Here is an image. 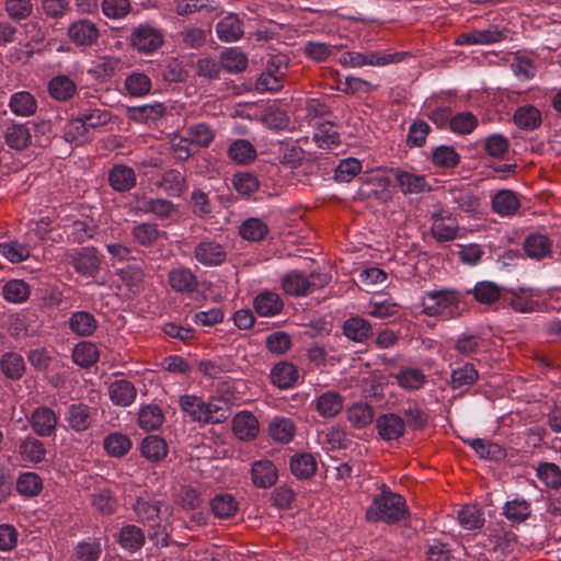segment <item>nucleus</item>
Masks as SVG:
<instances>
[{
    "label": "nucleus",
    "instance_id": "obj_56",
    "mask_svg": "<svg viewBox=\"0 0 561 561\" xmlns=\"http://www.w3.org/2000/svg\"><path fill=\"white\" fill-rule=\"evenodd\" d=\"M118 278L129 293L136 294L140 290L144 282V271L138 265H127L117 273Z\"/></svg>",
    "mask_w": 561,
    "mask_h": 561
},
{
    "label": "nucleus",
    "instance_id": "obj_62",
    "mask_svg": "<svg viewBox=\"0 0 561 561\" xmlns=\"http://www.w3.org/2000/svg\"><path fill=\"white\" fill-rule=\"evenodd\" d=\"M267 232V225L259 218H249L239 228V233L243 239L254 242L263 240Z\"/></svg>",
    "mask_w": 561,
    "mask_h": 561
},
{
    "label": "nucleus",
    "instance_id": "obj_30",
    "mask_svg": "<svg viewBox=\"0 0 561 561\" xmlns=\"http://www.w3.org/2000/svg\"><path fill=\"white\" fill-rule=\"evenodd\" d=\"M299 378L297 367L288 362H280L276 364L271 371L272 382L280 388L287 389L293 387Z\"/></svg>",
    "mask_w": 561,
    "mask_h": 561
},
{
    "label": "nucleus",
    "instance_id": "obj_31",
    "mask_svg": "<svg viewBox=\"0 0 561 561\" xmlns=\"http://www.w3.org/2000/svg\"><path fill=\"white\" fill-rule=\"evenodd\" d=\"M165 113V106L160 102L131 106L127 108V116L137 123H148L160 119Z\"/></svg>",
    "mask_w": 561,
    "mask_h": 561
},
{
    "label": "nucleus",
    "instance_id": "obj_60",
    "mask_svg": "<svg viewBox=\"0 0 561 561\" xmlns=\"http://www.w3.org/2000/svg\"><path fill=\"white\" fill-rule=\"evenodd\" d=\"M99 352L95 344L89 341H82L76 345L72 351L73 362L81 367H90L96 363Z\"/></svg>",
    "mask_w": 561,
    "mask_h": 561
},
{
    "label": "nucleus",
    "instance_id": "obj_55",
    "mask_svg": "<svg viewBox=\"0 0 561 561\" xmlns=\"http://www.w3.org/2000/svg\"><path fill=\"white\" fill-rule=\"evenodd\" d=\"M118 542L124 549L136 551L144 546L145 535L139 527L126 525L119 531Z\"/></svg>",
    "mask_w": 561,
    "mask_h": 561
},
{
    "label": "nucleus",
    "instance_id": "obj_42",
    "mask_svg": "<svg viewBox=\"0 0 561 561\" xmlns=\"http://www.w3.org/2000/svg\"><path fill=\"white\" fill-rule=\"evenodd\" d=\"M513 119L518 128L534 130L541 124V113L534 105H524L515 111Z\"/></svg>",
    "mask_w": 561,
    "mask_h": 561
},
{
    "label": "nucleus",
    "instance_id": "obj_41",
    "mask_svg": "<svg viewBox=\"0 0 561 561\" xmlns=\"http://www.w3.org/2000/svg\"><path fill=\"white\" fill-rule=\"evenodd\" d=\"M552 242L551 240L540 233L530 234L524 242V250L529 257L540 260L551 253Z\"/></svg>",
    "mask_w": 561,
    "mask_h": 561
},
{
    "label": "nucleus",
    "instance_id": "obj_18",
    "mask_svg": "<svg viewBox=\"0 0 561 561\" xmlns=\"http://www.w3.org/2000/svg\"><path fill=\"white\" fill-rule=\"evenodd\" d=\"M136 181L135 170L125 164H114L108 172V183L118 193L129 192L135 187Z\"/></svg>",
    "mask_w": 561,
    "mask_h": 561
},
{
    "label": "nucleus",
    "instance_id": "obj_51",
    "mask_svg": "<svg viewBox=\"0 0 561 561\" xmlns=\"http://www.w3.org/2000/svg\"><path fill=\"white\" fill-rule=\"evenodd\" d=\"M511 307L517 312H533L539 309L538 295L530 289H520L511 297Z\"/></svg>",
    "mask_w": 561,
    "mask_h": 561
},
{
    "label": "nucleus",
    "instance_id": "obj_45",
    "mask_svg": "<svg viewBox=\"0 0 561 561\" xmlns=\"http://www.w3.org/2000/svg\"><path fill=\"white\" fill-rule=\"evenodd\" d=\"M343 332L352 341L364 342L373 334V329L367 320L352 317L344 322Z\"/></svg>",
    "mask_w": 561,
    "mask_h": 561
},
{
    "label": "nucleus",
    "instance_id": "obj_43",
    "mask_svg": "<svg viewBox=\"0 0 561 561\" xmlns=\"http://www.w3.org/2000/svg\"><path fill=\"white\" fill-rule=\"evenodd\" d=\"M290 470L299 479H308L317 470V460L309 453L295 454L290 459Z\"/></svg>",
    "mask_w": 561,
    "mask_h": 561
},
{
    "label": "nucleus",
    "instance_id": "obj_38",
    "mask_svg": "<svg viewBox=\"0 0 561 561\" xmlns=\"http://www.w3.org/2000/svg\"><path fill=\"white\" fill-rule=\"evenodd\" d=\"M268 433L273 440L286 444L294 438L296 434V425L291 419L276 416L268 425Z\"/></svg>",
    "mask_w": 561,
    "mask_h": 561
},
{
    "label": "nucleus",
    "instance_id": "obj_19",
    "mask_svg": "<svg viewBox=\"0 0 561 561\" xmlns=\"http://www.w3.org/2000/svg\"><path fill=\"white\" fill-rule=\"evenodd\" d=\"M503 32L497 26H491L486 30H473L460 34L456 44L458 45H490L503 39Z\"/></svg>",
    "mask_w": 561,
    "mask_h": 561
},
{
    "label": "nucleus",
    "instance_id": "obj_23",
    "mask_svg": "<svg viewBox=\"0 0 561 561\" xmlns=\"http://www.w3.org/2000/svg\"><path fill=\"white\" fill-rule=\"evenodd\" d=\"M47 90L49 96L55 101L67 102L76 95L78 88L71 78L58 75L48 81Z\"/></svg>",
    "mask_w": 561,
    "mask_h": 561
},
{
    "label": "nucleus",
    "instance_id": "obj_26",
    "mask_svg": "<svg viewBox=\"0 0 561 561\" xmlns=\"http://www.w3.org/2000/svg\"><path fill=\"white\" fill-rule=\"evenodd\" d=\"M165 416L158 404L141 405L138 411V426L145 432H151L160 428L164 423Z\"/></svg>",
    "mask_w": 561,
    "mask_h": 561
},
{
    "label": "nucleus",
    "instance_id": "obj_9",
    "mask_svg": "<svg viewBox=\"0 0 561 561\" xmlns=\"http://www.w3.org/2000/svg\"><path fill=\"white\" fill-rule=\"evenodd\" d=\"M130 43L138 51L151 54L161 47L163 35L150 25H139L131 33Z\"/></svg>",
    "mask_w": 561,
    "mask_h": 561
},
{
    "label": "nucleus",
    "instance_id": "obj_10",
    "mask_svg": "<svg viewBox=\"0 0 561 561\" xmlns=\"http://www.w3.org/2000/svg\"><path fill=\"white\" fill-rule=\"evenodd\" d=\"M58 415L46 405L33 410L30 416V424L33 432L41 437H49L56 434Z\"/></svg>",
    "mask_w": 561,
    "mask_h": 561
},
{
    "label": "nucleus",
    "instance_id": "obj_61",
    "mask_svg": "<svg viewBox=\"0 0 561 561\" xmlns=\"http://www.w3.org/2000/svg\"><path fill=\"white\" fill-rule=\"evenodd\" d=\"M531 513L530 503L525 499H514L505 503L503 514L512 523L526 520Z\"/></svg>",
    "mask_w": 561,
    "mask_h": 561
},
{
    "label": "nucleus",
    "instance_id": "obj_54",
    "mask_svg": "<svg viewBox=\"0 0 561 561\" xmlns=\"http://www.w3.org/2000/svg\"><path fill=\"white\" fill-rule=\"evenodd\" d=\"M467 294H473L474 299L480 304L490 305L501 296V288L493 282L482 280L476 284Z\"/></svg>",
    "mask_w": 561,
    "mask_h": 561
},
{
    "label": "nucleus",
    "instance_id": "obj_20",
    "mask_svg": "<svg viewBox=\"0 0 561 561\" xmlns=\"http://www.w3.org/2000/svg\"><path fill=\"white\" fill-rule=\"evenodd\" d=\"M168 282L171 288L181 294H191L198 287L196 275L187 267H176L169 272Z\"/></svg>",
    "mask_w": 561,
    "mask_h": 561
},
{
    "label": "nucleus",
    "instance_id": "obj_50",
    "mask_svg": "<svg viewBox=\"0 0 561 561\" xmlns=\"http://www.w3.org/2000/svg\"><path fill=\"white\" fill-rule=\"evenodd\" d=\"M130 234L133 239L142 247H151L154 244L161 231L157 224L153 222H141L133 226Z\"/></svg>",
    "mask_w": 561,
    "mask_h": 561
},
{
    "label": "nucleus",
    "instance_id": "obj_29",
    "mask_svg": "<svg viewBox=\"0 0 561 561\" xmlns=\"http://www.w3.org/2000/svg\"><path fill=\"white\" fill-rule=\"evenodd\" d=\"M152 81L144 72L134 71L124 81V91L130 98H144L150 93Z\"/></svg>",
    "mask_w": 561,
    "mask_h": 561
},
{
    "label": "nucleus",
    "instance_id": "obj_32",
    "mask_svg": "<svg viewBox=\"0 0 561 561\" xmlns=\"http://www.w3.org/2000/svg\"><path fill=\"white\" fill-rule=\"evenodd\" d=\"M219 39L224 42L238 41L243 35V23L237 14H228L216 25Z\"/></svg>",
    "mask_w": 561,
    "mask_h": 561
},
{
    "label": "nucleus",
    "instance_id": "obj_40",
    "mask_svg": "<svg viewBox=\"0 0 561 561\" xmlns=\"http://www.w3.org/2000/svg\"><path fill=\"white\" fill-rule=\"evenodd\" d=\"M69 327L79 336H90L95 332L98 321L88 311H76L69 318Z\"/></svg>",
    "mask_w": 561,
    "mask_h": 561
},
{
    "label": "nucleus",
    "instance_id": "obj_3",
    "mask_svg": "<svg viewBox=\"0 0 561 561\" xmlns=\"http://www.w3.org/2000/svg\"><path fill=\"white\" fill-rule=\"evenodd\" d=\"M408 514L404 499L383 485L366 511L369 522L393 524L402 520Z\"/></svg>",
    "mask_w": 561,
    "mask_h": 561
},
{
    "label": "nucleus",
    "instance_id": "obj_25",
    "mask_svg": "<svg viewBox=\"0 0 561 561\" xmlns=\"http://www.w3.org/2000/svg\"><path fill=\"white\" fill-rule=\"evenodd\" d=\"M9 108L20 117L33 116L38 107L36 98L28 91H18L10 96Z\"/></svg>",
    "mask_w": 561,
    "mask_h": 561
},
{
    "label": "nucleus",
    "instance_id": "obj_63",
    "mask_svg": "<svg viewBox=\"0 0 561 561\" xmlns=\"http://www.w3.org/2000/svg\"><path fill=\"white\" fill-rule=\"evenodd\" d=\"M484 346V339L472 333H461L455 343L456 351L465 356L478 354Z\"/></svg>",
    "mask_w": 561,
    "mask_h": 561
},
{
    "label": "nucleus",
    "instance_id": "obj_11",
    "mask_svg": "<svg viewBox=\"0 0 561 561\" xmlns=\"http://www.w3.org/2000/svg\"><path fill=\"white\" fill-rule=\"evenodd\" d=\"M226 257L224 247L214 240H203L194 249V259L204 266H219Z\"/></svg>",
    "mask_w": 561,
    "mask_h": 561
},
{
    "label": "nucleus",
    "instance_id": "obj_46",
    "mask_svg": "<svg viewBox=\"0 0 561 561\" xmlns=\"http://www.w3.org/2000/svg\"><path fill=\"white\" fill-rule=\"evenodd\" d=\"M0 368L9 379H20L25 371V362L21 354L15 352L4 353L0 359Z\"/></svg>",
    "mask_w": 561,
    "mask_h": 561
},
{
    "label": "nucleus",
    "instance_id": "obj_57",
    "mask_svg": "<svg viewBox=\"0 0 561 561\" xmlns=\"http://www.w3.org/2000/svg\"><path fill=\"white\" fill-rule=\"evenodd\" d=\"M479 378V373L472 364L466 363L463 366L453 369L450 385L453 389H461L472 386Z\"/></svg>",
    "mask_w": 561,
    "mask_h": 561
},
{
    "label": "nucleus",
    "instance_id": "obj_12",
    "mask_svg": "<svg viewBox=\"0 0 561 561\" xmlns=\"http://www.w3.org/2000/svg\"><path fill=\"white\" fill-rule=\"evenodd\" d=\"M393 172L396 183L403 195H419L432 190V186L422 174L400 169H397Z\"/></svg>",
    "mask_w": 561,
    "mask_h": 561
},
{
    "label": "nucleus",
    "instance_id": "obj_47",
    "mask_svg": "<svg viewBox=\"0 0 561 561\" xmlns=\"http://www.w3.org/2000/svg\"><path fill=\"white\" fill-rule=\"evenodd\" d=\"M343 45H330L323 42H307L304 46L306 57L316 62L329 60Z\"/></svg>",
    "mask_w": 561,
    "mask_h": 561
},
{
    "label": "nucleus",
    "instance_id": "obj_5",
    "mask_svg": "<svg viewBox=\"0 0 561 561\" xmlns=\"http://www.w3.org/2000/svg\"><path fill=\"white\" fill-rule=\"evenodd\" d=\"M134 210L137 214L153 215L159 220L172 219L179 214V207L171 201L153 198L146 193L134 194Z\"/></svg>",
    "mask_w": 561,
    "mask_h": 561
},
{
    "label": "nucleus",
    "instance_id": "obj_4",
    "mask_svg": "<svg viewBox=\"0 0 561 561\" xmlns=\"http://www.w3.org/2000/svg\"><path fill=\"white\" fill-rule=\"evenodd\" d=\"M405 53L379 51H345L339 57V64L348 68H360L364 66L383 67L403 60Z\"/></svg>",
    "mask_w": 561,
    "mask_h": 561
},
{
    "label": "nucleus",
    "instance_id": "obj_8",
    "mask_svg": "<svg viewBox=\"0 0 561 561\" xmlns=\"http://www.w3.org/2000/svg\"><path fill=\"white\" fill-rule=\"evenodd\" d=\"M431 219V231L436 241L448 242L456 239L459 225L455 217L439 208L432 214Z\"/></svg>",
    "mask_w": 561,
    "mask_h": 561
},
{
    "label": "nucleus",
    "instance_id": "obj_48",
    "mask_svg": "<svg viewBox=\"0 0 561 561\" xmlns=\"http://www.w3.org/2000/svg\"><path fill=\"white\" fill-rule=\"evenodd\" d=\"M21 458L27 463H38L45 459L46 448L44 444L34 437H26L19 448Z\"/></svg>",
    "mask_w": 561,
    "mask_h": 561
},
{
    "label": "nucleus",
    "instance_id": "obj_35",
    "mask_svg": "<svg viewBox=\"0 0 561 561\" xmlns=\"http://www.w3.org/2000/svg\"><path fill=\"white\" fill-rule=\"evenodd\" d=\"M465 443L469 445L482 459L500 461L506 457L505 449L496 443L482 438L466 439Z\"/></svg>",
    "mask_w": 561,
    "mask_h": 561
},
{
    "label": "nucleus",
    "instance_id": "obj_52",
    "mask_svg": "<svg viewBox=\"0 0 561 561\" xmlns=\"http://www.w3.org/2000/svg\"><path fill=\"white\" fill-rule=\"evenodd\" d=\"M162 502L151 499H138L134 504V512L141 522L156 524L161 513Z\"/></svg>",
    "mask_w": 561,
    "mask_h": 561
},
{
    "label": "nucleus",
    "instance_id": "obj_6",
    "mask_svg": "<svg viewBox=\"0 0 561 561\" xmlns=\"http://www.w3.org/2000/svg\"><path fill=\"white\" fill-rule=\"evenodd\" d=\"M67 37L76 47L88 48L98 44L101 31L95 22L81 18L68 25Z\"/></svg>",
    "mask_w": 561,
    "mask_h": 561
},
{
    "label": "nucleus",
    "instance_id": "obj_53",
    "mask_svg": "<svg viewBox=\"0 0 561 561\" xmlns=\"http://www.w3.org/2000/svg\"><path fill=\"white\" fill-rule=\"evenodd\" d=\"M79 116L82 118L89 131L103 127L112 121L111 112L100 107L82 108Z\"/></svg>",
    "mask_w": 561,
    "mask_h": 561
},
{
    "label": "nucleus",
    "instance_id": "obj_37",
    "mask_svg": "<svg viewBox=\"0 0 561 561\" xmlns=\"http://www.w3.org/2000/svg\"><path fill=\"white\" fill-rule=\"evenodd\" d=\"M280 297L273 291H263L254 299V309L261 317H273L283 309Z\"/></svg>",
    "mask_w": 561,
    "mask_h": 561
},
{
    "label": "nucleus",
    "instance_id": "obj_36",
    "mask_svg": "<svg viewBox=\"0 0 561 561\" xmlns=\"http://www.w3.org/2000/svg\"><path fill=\"white\" fill-rule=\"evenodd\" d=\"M346 415L354 428L362 430L373 423L375 412L370 404L355 402L346 410Z\"/></svg>",
    "mask_w": 561,
    "mask_h": 561
},
{
    "label": "nucleus",
    "instance_id": "obj_34",
    "mask_svg": "<svg viewBox=\"0 0 561 561\" xmlns=\"http://www.w3.org/2000/svg\"><path fill=\"white\" fill-rule=\"evenodd\" d=\"M210 510L215 517L228 519L237 514L239 503L232 494L219 493L211 499Z\"/></svg>",
    "mask_w": 561,
    "mask_h": 561
},
{
    "label": "nucleus",
    "instance_id": "obj_15",
    "mask_svg": "<svg viewBox=\"0 0 561 561\" xmlns=\"http://www.w3.org/2000/svg\"><path fill=\"white\" fill-rule=\"evenodd\" d=\"M94 420L93 409L83 403H73L68 407L65 421L70 430L82 433L89 430Z\"/></svg>",
    "mask_w": 561,
    "mask_h": 561
},
{
    "label": "nucleus",
    "instance_id": "obj_58",
    "mask_svg": "<svg viewBox=\"0 0 561 561\" xmlns=\"http://www.w3.org/2000/svg\"><path fill=\"white\" fill-rule=\"evenodd\" d=\"M479 125L478 117L471 112H459L453 115L449 129L456 135H469Z\"/></svg>",
    "mask_w": 561,
    "mask_h": 561
},
{
    "label": "nucleus",
    "instance_id": "obj_13",
    "mask_svg": "<svg viewBox=\"0 0 561 561\" xmlns=\"http://www.w3.org/2000/svg\"><path fill=\"white\" fill-rule=\"evenodd\" d=\"M311 405L321 417L333 419L343 411L344 397L335 390H328L316 397Z\"/></svg>",
    "mask_w": 561,
    "mask_h": 561
},
{
    "label": "nucleus",
    "instance_id": "obj_64",
    "mask_svg": "<svg viewBox=\"0 0 561 561\" xmlns=\"http://www.w3.org/2000/svg\"><path fill=\"white\" fill-rule=\"evenodd\" d=\"M221 69L228 72H240L248 65L247 56L238 48H229L220 56Z\"/></svg>",
    "mask_w": 561,
    "mask_h": 561
},
{
    "label": "nucleus",
    "instance_id": "obj_1",
    "mask_svg": "<svg viewBox=\"0 0 561 561\" xmlns=\"http://www.w3.org/2000/svg\"><path fill=\"white\" fill-rule=\"evenodd\" d=\"M179 407L192 422L202 425L220 424L230 417L227 403L219 398L205 401L196 394H183L179 398Z\"/></svg>",
    "mask_w": 561,
    "mask_h": 561
},
{
    "label": "nucleus",
    "instance_id": "obj_16",
    "mask_svg": "<svg viewBox=\"0 0 561 561\" xmlns=\"http://www.w3.org/2000/svg\"><path fill=\"white\" fill-rule=\"evenodd\" d=\"M107 394L114 405L126 408L135 402L137 389L127 379H116L108 385Z\"/></svg>",
    "mask_w": 561,
    "mask_h": 561
},
{
    "label": "nucleus",
    "instance_id": "obj_7",
    "mask_svg": "<svg viewBox=\"0 0 561 561\" xmlns=\"http://www.w3.org/2000/svg\"><path fill=\"white\" fill-rule=\"evenodd\" d=\"M67 259L75 271L84 277H93L101 270L102 256L99 255L96 249L92 247H85L73 253H69Z\"/></svg>",
    "mask_w": 561,
    "mask_h": 561
},
{
    "label": "nucleus",
    "instance_id": "obj_17",
    "mask_svg": "<svg viewBox=\"0 0 561 561\" xmlns=\"http://www.w3.org/2000/svg\"><path fill=\"white\" fill-rule=\"evenodd\" d=\"M518 195L511 190H500L491 198L492 210L501 217H512L520 208Z\"/></svg>",
    "mask_w": 561,
    "mask_h": 561
},
{
    "label": "nucleus",
    "instance_id": "obj_2",
    "mask_svg": "<svg viewBox=\"0 0 561 561\" xmlns=\"http://www.w3.org/2000/svg\"><path fill=\"white\" fill-rule=\"evenodd\" d=\"M421 305L424 314L444 320L459 318L465 310L463 295L449 288L425 291Z\"/></svg>",
    "mask_w": 561,
    "mask_h": 561
},
{
    "label": "nucleus",
    "instance_id": "obj_22",
    "mask_svg": "<svg viewBox=\"0 0 561 561\" xmlns=\"http://www.w3.org/2000/svg\"><path fill=\"white\" fill-rule=\"evenodd\" d=\"M232 430L241 440H250L259 434L260 425L257 419L251 412L241 411L232 420Z\"/></svg>",
    "mask_w": 561,
    "mask_h": 561
},
{
    "label": "nucleus",
    "instance_id": "obj_24",
    "mask_svg": "<svg viewBox=\"0 0 561 561\" xmlns=\"http://www.w3.org/2000/svg\"><path fill=\"white\" fill-rule=\"evenodd\" d=\"M314 275L307 276L299 271H291L283 277L282 285L286 294L291 296H305L309 293L314 283L311 280Z\"/></svg>",
    "mask_w": 561,
    "mask_h": 561
},
{
    "label": "nucleus",
    "instance_id": "obj_49",
    "mask_svg": "<svg viewBox=\"0 0 561 561\" xmlns=\"http://www.w3.org/2000/svg\"><path fill=\"white\" fill-rule=\"evenodd\" d=\"M159 187L170 196H181L186 188L185 176L178 170H168L163 173Z\"/></svg>",
    "mask_w": 561,
    "mask_h": 561
},
{
    "label": "nucleus",
    "instance_id": "obj_44",
    "mask_svg": "<svg viewBox=\"0 0 561 561\" xmlns=\"http://www.w3.org/2000/svg\"><path fill=\"white\" fill-rule=\"evenodd\" d=\"M228 157L238 164H249L256 158L254 146L247 139H237L228 148Z\"/></svg>",
    "mask_w": 561,
    "mask_h": 561
},
{
    "label": "nucleus",
    "instance_id": "obj_59",
    "mask_svg": "<svg viewBox=\"0 0 561 561\" xmlns=\"http://www.w3.org/2000/svg\"><path fill=\"white\" fill-rule=\"evenodd\" d=\"M30 286L22 279H11L2 287L3 298L13 304H21L30 296Z\"/></svg>",
    "mask_w": 561,
    "mask_h": 561
},
{
    "label": "nucleus",
    "instance_id": "obj_28",
    "mask_svg": "<svg viewBox=\"0 0 561 561\" xmlns=\"http://www.w3.org/2000/svg\"><path fill=\"white\" fill-rule=\"evenodd\" d=\"M167 442L158 435H148L140 444V454L151 462H159L168 455Z\"/></svg>",
    "mask_w": 561,
    "mask_h": 561
},
{
    "label": "nucleus",
    "instance_id": "obj_14",
    "mask_svg": "<svg viewBox=\"0 0 561 561\" xmlns=\"http://www.w3.org/2000/svg\"><path fill=\"white\" fill-rule=\"evenodd\" d=\"M376 430L383 440H397L404 435L405 422L396 413L381 414L376 420Z\"/></svg>",
    "mask_w": 561,
    "mask_h": 561
},
{
    "label": "nucleus",
    "instance_id": "obj_21",
    "mask_svg": "<svg viewBox=\"0 0 561 561\" xmlns=\"http://www.w3.org/2000/svg\"><path fill=\"white\" fill-rule=\"evenodd\" d=\"M277 469L271 460H256L251 467V479L255 486L266 489L277 481Z\"/></svg>",
    "mask_w": 561,
    "mask_h": 561
},
{
    "label": "nucleus",
    "instance_id": "obj_39",
    "mask_svg": "<svg viewBox=\"0 0 561 561\" xmlns=\"http://www.w3.org/2000/svg\"><path fill=\"white\" fill-rule=\"evenodd\" d=\"M5 144L15 150H23L31 144V133L26 124L13 123L4 131Z\"/></svg>",
    "mask_w": 561,
    "mask_h": 561
},
{
    "label": "nucleus",
    "instance_id": "obj_33",
    "mask_svg": "<svg viewBox=\"0 0 561 561\" xmlns=\"http://www.w3.org/2000/svg\"><path fill=\"white\" fill-rule=\"evenodd\" d=\"M392 376L399 387L408 391L420 390L427 381L426 375L421 369L413 367H404Z\"/></svg>",
    "mask_w": 561,
    "mask_h": 561
},
{
    "label": "nucleus",
    "instance_id": "obj_27",
    "mask_svg": "<svg viewBox=\"0 0 561 561\" xmlns=\"http://www.w3.org/2000/svg\"><path fill=\"white\" fill-rule=\"evenodd\" d=\"M131 447V439L122 432L110 433L103 438V448L113 458H123L130 451Z\"/></svg>",
    "mask_w": 561,
    "mask_h": 561
}]
</instances>
